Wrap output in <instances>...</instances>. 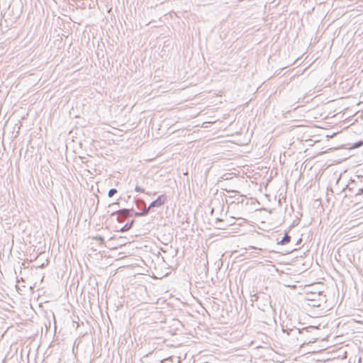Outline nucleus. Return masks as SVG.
Wrapping results in <instances>:
<instances>
[{
	"label": "nucleus",
	"mask_w": 363,
	"mask_h": 363,
	"mask_svg": "<svg viewBox=\"0 0 363 363\" xmlns=\"http://www.w3.org/2000/svg\"><path fill=\"white\" fill-rule=\"evenodd\" d=\"M150 209V208H149V207H148L147 208H145V210H143L142 212H135V215L136 216H146V215L148 214Z\"/></svg>",
	"instance_id": "6e6552de"
},
{
	"label": "nucleus",
	"mask_w": 363,
	"mask_h": 363,
	"mask_svg": "<svg viewBox=\"0 0 363 363\" xmlns=\"http://www.w3.org/2000/svg\"><path fill=\"white\" fill-rule=\"evenodd\" d=\"M45 264H42L40 266V267L43 268V267H45Z\"/></svg>",
	"instance_id": "dca6fc26"
},
{
	"label": "nucleus",
	"mask_w": 363,
	"mask_h": 363,
	"mask_svg": "<svg viewBox=\"0 0 363 363\" xmlns=\"http://www.w3.org/2000/svg\"><path fill=\"white\" fill-rule=\"evenodd\" d=\"M290 240H291V236L289 235V234L287 233H285V235H284V237L282 238V239L279 241L277 243L279 244V245H286L287 243H289L290 242Z\"/></svg>",
	"instance_id": "423d86ee"
},
{
	"label": "nucleus",
	"mask_w": 363,
	"mask_h": 363,
	"mask_svg": "<svg viewBox=\"0 0 363 363\" xmlns=\"http://www.w3.org/2000/svg\"><path fill=\"white\" fill-rule=\"evenodd\" d=\"M133 222H134V220H132L130 223H127L126 224H125L123 227H121L120 228L119 231L120 232H125V231L128 230L129 229L131 228Z\"/></svg>",
	"instance_id": "0eeeda50"
},
{
	"label": "nucleus",
	"mask_w": 363,
	"mask_h": 363,
	"mask_svg": "<svg viewBox=\"0 0 363 363\" xmlns=\"http://www.w3.org/2000/svg\"><path fill=\"white\" fill-rule=\"evenodd\" d=\"M135 191L137 192H140V193L145 192V189L139 186L138 185L135 186Z\"/></svg>",
	"instance_id": "9b49d317"
},
{
	"label": "nucleus",
	"mask_w": 363,
	"mask_h": 363,
	"mask_svg": "<svg viewBox=\"0 0 363 363\" xmlns=\"http://www.w3.org/2000/svg\"><path fill=\"white\" fill-rule=\"evenodd\" d=\"M301 240H301V238H299V239L297 240V242H296V245H299V244L301 242Z\"/></svg>",
	"instance_id": "4468645a"
},
{
	"label": "nucleus",
	"mask_w": 363,
	"mask_h": 363,
	"mask_svg": "<svg viewBox=\"0 0 363 363\" xmlns=\"http://www.w3.org/2000/svg\"><path fill=\"white\" fill-rule=\"evenodd\" d=\"M94 240H99L101 244H104V239L101 236H95L93 238Z\"/></svg>",
	"instance_id": "f8f14e48"
},
{
	"label": "nucleus",
	"mask_w": 363,
	"mask_h": 363,
	"mask_svg": "<svg viewBox=\"0 0 363 363\" xmlns=\"http://www.w3.org/2000/svg\"><path fill=\"white\" fill-rule=\"evenodd\" d=\"M116 204H118V203H113L112 204V206H114V205H116Z\"/></svg>",
	"instance_id": "f3484780"
},
{
	"label": "nucleus",
	"mask_w": 363,
	"mask_h": 363,
	"mask_svg": "<svg viewBox=\"0 0 363 363\" xmlns=\"http://www.w3.org/2000/svg\"><path fill=\"white\" fill-rule=\"evenodd\" d=\"M347 189L348 191L355 196L361 195L363 193V182L360 180L352 181L347 185Z\"/></svg>",
	"instance_id": "f257e3e1"
},
{
	"label": "nucleus",
	"mask_w": 363,
	"mask_h": 363,
	"mask_svg": "<svg viewBox=\"0 0 363 363\" xmlns=\"http://www.w3.org/2000/svg\"><path fill=\"white\" fill-rule=\"evenodd\" d=\"M228 195H227L226 201L230 203L239 204L244 201V196L240 195L238 191H227Z\"/></svg>",
	"instance_id": "f03ea898"
},
{
	"label": "nucleus",
	"mask_w": 363,
	"mask_h": 363,
	"mask_svg": "<svg viewBox=\"0 0 363 363\" xmlns=\"http://www.w3.org/2000/svg\"><path fill=\"white\" fill-rule=\"evenodd\" d=\"M116 193H117V190L116 189H111L108 191V197H112Z\"/></svg>",
	"instance_id": "9d476101"
},
{
	"label": "nucleus",
	"mask_w": 363,
	"mask_h": 363,
	"mask_svg": "<svg viewBox=\"0 0 363 363\" xmlns=\"http://www.w3.org/2000/svg\"><path fill=\"white\" fill-rule=\"evenodd\" d=\"M362 145H363V142L362 141H358V142L354 143L352 145L351 149L357 148V147H360Z\"/></svg>",
	"instance_id": "1a4fd4ad"
},
{
	"label": "nucleus",
	"mask_w": 363,
	"mask_h": 363,
	"mask_svg": "<svg viewBox=\"0 0 363 363\" xmlns=\"http://www.w3.org/2000/svg\"><path fill=\"white\" fill-rule=\"evenodd\" d=\"M167 201L165 194H162L157 197V199L152 201L149 206V208L162 206Z\"/></svg>",
	"instance_id": "20e7f679"
},
{
	"label": "nucleus",
	"mask_w": 363,
	"mask_h": 363,
	"mask_svg": "<svg viewBox=\"0 0 363 363\" xmlns=\"http://www.w3.org/2000/svg\"><path fill=\"white\" fill-rule=\"evenodd\" d=\"M132 209L123 208L111 213V216L118 215L116 219L118 222H123L125 218L132 216Z\"/></svg>",
	"instance_id": "7ed1b4c3"
},
{
	"label": "nucleus",
	"mask_w": 363,
	"mask_h": 363,
	"mask_svg": "<svg viewBox=\"0 0 363 363\" xmlns=\"http://www.w3.org/2000/svg\"><path fill=\"white\" fill-rule=\"evenodd\" d=\"M257 299H258V296L256 294L251 296V301L252 302L256 301H257Z\"/></svg>",
	"instance_id": "ddd939ff"
},
{
	"label": "nucleus",
	"mask_w": 363,
	"mask_h": 363,
	"mask_svg": "<svg viewBox=\"0 0 363 363\" xmlns=\"http://www.w3.org/2000/svg\"><path fill=\"white\" fill-rule=\"evenodd\" d=\"M320 306V304H318V305H316L315 303L313 304V306H318V307H319Z\"/></svg>",
	"instance_id": "2eb2a0df"
},
{
	"label": "nucleus",
	"mask_w": 363,
	"mask_h": 363,
	"mask_svg": "<svg viewBox=\"0 0 363 363\" xmlns=\"http://www.w3.org/2000/svg\"><path fill=\"white\" fill-rule=\"evenodd\" d=\"M301 330L298 328L290 329L289 332L287 333L288 335H291L294 337L298 339V335L301 334Z\"/></svg>",
	"instance_id": "39448f33"
}]
</instances>
